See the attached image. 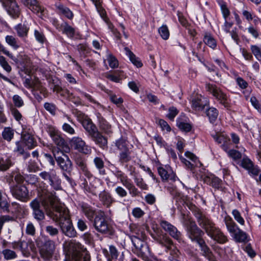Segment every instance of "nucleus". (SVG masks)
Masks as SVG:
<instances>
[{"instance_id":"obj_1","label":"nucleus","mask_w":261,"mask_h":261,"mask_svg":"<svg viewBox=\"0 0 261 261\" xmlns=\"http://www.w3.org/2000/svg\"><path fill=\"white\" fill-rule=\"evenodd\" d=\"M39 197L46 215L58 223L62 232L70 238L75 237L76 231L70 220L69 210L60 202L55 193L43 189L39 193Z\"/></svg>"},{"instance_id":"obj_2","label":"nucleus","mask_w":261,"mask_h":261,"mask_svg":"<svg viewBox=\"0 0 261 261\" xmlns=\"http://www.w3.org/2000/svg\"><path fill=\"white\" fill-rule=\"evenodd\" d=\"M153 232L151 233V237L158 243L166 248V251H170L169 259L171 261L178 260L180 252L179 250L173 246L172 240L163 231L159 228H153Z\"/></svg>"},{"instance_id":"obj_3","label":"nucleus","mask_w":261,"mask_h":261,"mask_svg":"<svg viewBox=\"0 0 261 261\" xmlns=\"http://www.w3.org/2000/svg\"><path fill=\"white\" fill-rule=\"evenodd\" d=\"M185 219V225L186 226L187 235L192 241L198 243L203 240L202 237L204 233L197 226L195 222L188 217Z\"/></svg>"},{"instance_id":"obj_4","label":"nucleus","mask_w":261,"mask_h":261,"mask_svg":"<svg viewBox=\"0 0 261 261\" xmlns=\"http://www.w3.org/2000/svg\"><path fill=\"white\" fill-rule=\"evenodd\" d=\"M93 225L95 229L102 234H110L112 231V227L109 223L105 213L99 211L95 214Z\"/></svg>"},{"instance_id":"obj_5","label":"nucleus","mask_w":261,"mask_h":261,"mask_svg":"<svg viewBox=\"0 0 261 261\" xmlns=\"http://www.w3.org/2000/svg\"><path fill=\"white\" fill-rule=\"evenodd\" d=\"M205 88L206 91L211 94L221 105L226 108L230 107L228 96L220 87L216 85L208 83L206 84Z\"/></svg>"},{"instance_id":"obj_6","label":"nucleus","mask_w":261,"mask_h":261,"mask_svg":"<svg viewBox=\"0 0 261 261\" xmlns=\"http://www.w3.org/2000/svg\"><path fill=\"white\" fill-rule=\"evenodd\" d=\"M193 213L199 225L208 235L216 227L215 224L198 208H196Z\"/></svg>"},{"instance_id":"obj_7","label":"nucleus","mask_w":261,"mask_h":261,"mask_svg":"<svg viewBox=\"0 0 261 261\" xmlns=\"http://www.w3.org/2000/svg\"><path fill=\"white\" fill-rule=\"evenodd\" d=\"M46 130L55 144L65 152L69 151L70 149L68 145L61 137L60 132L56 127L51 125H47Z\"/></svg>"},{"instance_id":"obj_8","label":"nucleus","mask_w":261,"mask_h":261,"mask_svg":"<svg viewBox=\"0 0 261 261\" xmlns=\"http://www.w3.org/2000/svg\"><path fill=\"white\" fill-rule=\"evenodd\" d=\"M144 238V236H143L142 239L139 238L138 237L133 236L132 237L131 239L135 247V249H133L134 252L139 257L146 260L148 258L146 253L149 251V250L146 243L143 240Z\"/></svg>"},{"instance_id":"obj_9","label":"nucleus","mask_w":261,"mask_h":261,"mask_svg":"<svg viewBox=\"0 0 261 261\" xmlns=\"http://www.w3.org/2000/svg\"><path fill=\"white\" fill-rule=\"evenodd\" d=\"M55 159L60 168L67 172L72 170V163L69 157L59 148V150L54 152Z\"/></svg>"},{"instance_id":"obj_10","label":"nucleus","mask_w":261,"mask_h":261,"mask_svg":"<svg viewBox=\"0 0 261 261\" xmlns=\"http://www.w3.org/2000/svg\"><path fill=\"white\" fill-rule=\"evenodd\" d=\"M56 249L55 243L51 240L47 241L39 248V252L41 257L45 261L50 260Z\"/></svg>"},{"instance_id":"obj_11","label":"nucleus","mask_w":261,"mask_h":261,"mask_svg":"<svg viewBox=\"0 0 261 261\" xmlns=\"http://www.w3.org/2000/svg\"><path fill=\"white\" fill-rule=\"evenodd\" d=\"M39 176L44 180L48 181L49 185L55 190H58L61 189V180L57 175L55 171L51 170L48 172L43 171L39 173Z\"/></svg>"},{"instance_id":"obj_12","label":"nucleus","mask_w":261,"mask_h":261,"mask_svg":"<svg viewBox=\"0 0 261 261\" xmlns=\"http://www.w3.org/2000/svg\"><path fill=\"white\" fill-rule=\"evenodd\" d=\"M185 156L191 160L193 163L181 156H179V159L181 162L185 165V167L190 169L193 173L194 172L195 167H200L202 165V164L199 161L197 158L192 152L189 151L186 152Z\"/></svg>"},{"instance_id":"obj_13","label":"nucleus","mask_w":261,"mask_h":261,"mask_svg":"<svg viewBox=\"0 0 261 261\" xmlns=\"http://www.w3.org/2000/svg\"><path fill=\"white\" fill-rule=\"evenodd\" d=\"M71 145L79 152L88 154L91 153V149L85 142L80 137H73L70 141Z\"/></svg>"},{"instance_id":"obj_14","label":"nucleus","mask_w":261,"mask_h":261,"mask_svg":"<svg viewBox=\"0 0 261 261\" xmlns=\"http://www.w3.org/2000/svg\"><path fill=\"white\" fill-rule=\"evenodd\" d=\"M191 103L193 109L196 111H201L207 104L208 100L206 98L201 95L195 94L191 97Z\"/></svg>"},{"instance_id":"obj_15","label":"nucleus","mask_w":261,"mask_h":261,"mask_svg":"<svg viewBox=\"0 0 261 261\" xmlns=\"http://www.w3.org/2000/svg\"><path fill=\"white\" fill-rule=\"evenodd\" d=\"M23 141L28 149H32L37 144L36 141L33 135V130L31 127L28 129L23 127L22 132Z\"/></svg>"},{"instance_id":"obj_16","label":"nucleus","mask_w":261,"mask_h":261,"mask_svg":"<svg viewBox=\"0 0 261 261\" xmlns=\"http://www.w3.org/2000/svg\"><path fill=\"white\" fill-rule=\"evenodd\" d=\"M92 140L97 144L99 147L105 149L108 147V139L107 138L102 135L101 132L96 129L94 133L90 135Z\"/></svg>"},{"instance_id":"obj_17","label":"nucleus","mask_w":261,"mask_h":261,"mask_svg":"<svg viewBox=\"0 0 261 261\" xmlns=\"http://www.w3.org/2000/svg\"><path fill=\"white\" fill-rule=\"evenodd\" d=\"M214 140L219 144H222L221 147L225 151L230 148V139L224 134L216 133L212 135Z\"/></svg>"},{"instance_id":"obj_18","label":"nucleus","mask_w":261,"mask_h":261,"mask_svg":"<svg viewBox=\"0 0 261 261\" xmlns=\"http://www.w3.org/2000/svg\"><path fill=\"white\" fill-rule=\"evenodd\" d=\"M241 166L248 170L249 174L252 175H257L259 173V169L257 166H255L253 162L248 158H244L241 161Z\"/></svg>"},{"instance_id":"obj_19","label":"nucleus","mask_w":261,"mask_h":261,"mask_svg":"<svg viewBox=\"0 0 261 261\" xmlns=\"http://www.w3.org/2000/svg\"><path fill=\"white\" fill-rule=\"evenodd\" d=\"M30 206L33 210V215L35 219L41 221L44 219V214L40 208V201L38 199H34L30 203Z\"/></svg>"},{"instance_id":"obj_20","label":"nucleus","mask_w":261,"mask_h":261,"mask_svg":"<svg viewBox=\"0 0 261 261\" xmlns=\"http://www.w3.org/2000/svg\"><path fill=\"white\" fill-rule=\"evenodd\" d=\"M12 193L17 199L25 201L28 196V190L25 186L20 185L14 187L12 190Z\"/></svg>"},{"instance_id":"obj_21","label":"nucleus","mask_w":261,"mask_h":261,"mask_svg":"<svg viewBox=\"0 0 261 261\" xmlns=\"http://www.w3.org/2000/svg\"><path fill=\"white\" fill-rule=\"evenodd\" d=\"M208 236L220 244H224L228 241L227 236L216 226Z\"/></svg>"},{"instance_id":"obj_22","label":"nucleus","mask_w":261,"mask_h":261,"mask_svg":"<svg viewBox=\"0 0 261 261\" xmlns=\"http://www.w3.org/2000/svg\"><path fill=\"white\" fill-rule=\"evenodd\" d=\"M20 1L34 13L41 14L43 11V8L37 0H20Z\"/></svg>"},{"instance_id":"obj_23","label":"nucleus","mask_w":261,"mask_h":261,"mask_svg":"<svg viewBox=\"0 0 261 261\" xmlns=\"http://www.w3.org/2000/svg\"><path fill=\"white\" fill-rule=\"evenodd\" d=\"M99 199L102 204L107 207H109L115 202L111 194L106 190L99 194Z\"/></svg>"},{"instance_id":"obj_24","label":"nucleus","mask_w":261,"mask_h":261,"mask_svg":"<svg viewBox=\"0 0 261 261\" xmlns=\"http://www.w3.org/2000/svg\"><path fill=\"white\" fill-rule=\"evenodd\" d=\"M69 249L73 252V255L77 256L82 252L86 251L85 248L79 242L75 240H71L68 243Z\"/></svg>"},{"instance_id":"obj_25","label":"nucleus","mask_w":261,"mask_h":261,"mask_svg":"<svg viewBox=\"0 0 261 261\" xmlns=\"http://www.w3.org/2000/svg\"><path fill=\"white\" fill-rule=\"evenodd\" d=\"M21 59L23 64L22 71L27 75H30L32 73V70L33 68V63L31 59L26 55H21Z\"/></svg>"},{"instance_id":"obj_26","label":"nucleus","mask_w":261,"mask_h":261,"mask_svg":"<svg viewBox=\"0 0 261 261\" xmlns=\"http://www.w3.org/2000/svg\"><path fill=\"white\" fill-rule=\"evenodd\" d=\"M102 253L107 258L108 261H117L118 253L114 246H110L109 250L103 249Z\"/></svg>"},{"instance_id":"obj_27","label":"nucleus","mask_w":261,"mask_h":261,"mask_svg":"<svg viewBox=\"0 0 261 261\" xmlns=\"http://www.w3.org/2000/svg\"><path fill=\"white\" fill-rule=\"evenodd\" d=\"M224 222L228 231L232 237L236 232V231H238L239 229V227L230 217H226L224 219Z\"/></svg>"},{"instance_id":"obj_28","label":"nucleus","mask_w":261,"mask_h":261,"mask_svg":"<svg viewBox=\"0 0 261 261\" xmlns=\"http://www.w3.org/2000/svg\"><path fill=\"white\" fill-rule=\"evenodd\" d=\"M198 244L199 245L201 251H202V255L206 257L210 261L214 260V256L210 249L205 244V241L203 240L201 241Z\"/></svg>"},{"instance_id":"obj_29","label":"nucleus","mask_w":261,"mask_h":261,"mask_svg":"<svg viewBox=\"0 0 261 261\" xmlns=\"http://www.w3.org/2000/svg\"><path fill=\"white\" fill-rule=\"evenodd\" d=\"M3 4L9 7V11L12 12L14 15L18 16L19 13L18 6L15 0H6L2 2Z\"/></svg>"},{"instance_id":"obj_30","label":"nucleus","mask_w":261,"mask_h":261,"mask_svg":"<svg viewBox=\"0 0 261 261\" xmlns=\"http://www.w3.org/2000/svg\"><path fill=\"white\" fill-rule=\"evenodd\" d=\"M99 127L103 133L107 135H110L113 133L111 125L103 118L99 119Z\"/></svg>"},{"instance_id":"obj_31","label":"nucleus","mask_w":261,"mask_h":261,"mask_svg":"<svg viewBox=\"0 0 261 261\" xmlns=\"http://www.w3.org/2000/svg\"><path fill=\"white\" fill-rule=\"evenodd\" d=\"M25 87L28 89L33 88L35 89H39L40 83L38 79H32L31 77L26 78L23 82Z\"/></svg>"},{"instance_id":"obj_32","label":"nucleus","mask_w":261,"mask_h":261,"mask_svg":"<svg viewBox=\"0 0 261 261\" xmlns=\"http://www.w3.org/2000/svg\"><path fill=\"white\" fill-rule=\"evenodd\" d=\"M82 123L83 126L88 133L89 136L97 129L95 125L90 119H84Z\"/></svg>"},{"instance_id":"obj_33","label":"nucleus","mask_w":261,"mask_h":261,"mask_svg":"<svg viewBox=\"0 0 261 261\" xmlns=\"http://www.w3.org/2000/svg\"><path fill=\"white\" fill-rule=\"evenodd\" d=\"M17 35L21 38L26 37L29 30V28L24 24L19 23L14 28Z\"/></svg>"},{"instance_id":"obj_34","label":"nucleus","mask_w":261,"mask_h":261,"mask_svg":"<svg viewBox=\"0 0 261 261\" xmlns=\"http://www.w3.org/2000/svg\"><path fill=\"white\" fill-rule=\"evenodd\" d=\"M12 165L13 163L10 158L0 156V171H7Z\"/></svg>"},{"instance_id":"obj_35","label":"nucleus","mask_w":261,"mask_h":261,"mask_svg":"<svg viewBox=\"0 0 261 261\" xmlns=\"http://www.w3.org/2000/svg\"><path fill=\"white\" fill-rule=\"evenodd\" d=\"M126 55L129 57L132 63L137 67H141L143 64L139 59L127 47L124 48Z\"/></svg>"},{"instance_id":"obj_36","label":"nucleus","mask_w":261,"mask_h":261,"mask_svg":"<svg viewBox=\"0 0 261 261\" xmlns=\"http://www.w3.org/2000/svg\"><path fill=\"white\" fill-rule=\"evenodd\" d=\"M14 130L11 127H5L2 132V136L3 138L8 142H10L13 138Z\"/></svg>"},{"instance_id":"obj_37","label":"nucleus","mask_w":261,"mask_h":261,"mask_svg":"<svg viewBox=\"0 0 261 261\" xmlns=\"http://www.w3.org/2000/svg\"><path fill=\"white\" fill-rule=\"evenodd\" d=\"M9 204L7 196L3 195L0 191V209L3 212H9Z\"/></svg>"},{"instance_id":"obj_38","label":"nucleus","mask_w":261,"mask_h":261,"mask_svg":"<svg viewBox=\"0 0 261 261\" xmlns=\"http://www.w3.org/2000/svg\"><path fill=\"white\" fill-rule=\"evenodd\" d=\"M206 115L209 118L211 123H214L217 119L218 116V111L215 108H210L206 111Z\"/></svg>"},{"instance_id":"obj_39","label":"nucleus","mask_w":261,"mask_h":261,"mask_svg":"<svg viewBox=\"0 0 261 261\" xmlns=\"http://www.w3.org/2000/svg\"><path fill=\"white\" fill-rule=\"evenodd\" d=\"M131 152L128 149L122 151H120L119 155V162L121 163H127L132 160Z\"/></svg>"},{"instance_id":"obj_40","label":"nucleus","mask_w":261,"mask_h":261,"mask_svg":"<svg viewBox=\"0 0 261 261\" xmlns=\"http://www.w3.org/2000/svg\"><path fill=\"white\" fill-rule=\"evenodd\" d=\"M237 242H244L247 240L246 233L240 228L232 236Z\"/></svg>"},{"instance_id":"obj_41","label":"nucleus","mask_w":261,"mask_h":261,"mask_svg":"<svg viewBox=\"0 0 261 261\" xmlns=\"http://www.w3.org/2000/svg\"><path fill=\"white\" fill-rule=\"evenodd\" d=\"M123 186L128 190L129 194L132 197L138 195L139 192L130 180H129Z\"/></svg>"},{"instance_id":"obj_42","label":"nucleus","mask_w":261,"mask_h":261,"mask_svg":"<svg viewBox=\"0 0 261 261\" xmlns=\"http://www.w3.org/2000/svg\"><path fill=\"white\" fill-rule=\"evenodd\" d=\"M62 31L63 33L67 35L69 37H73L74 35V29L66 22H64L61 25Z\"/></svg>"},{"instance_id":"obj_43","label":"nucleus","mask_w":261,"mask_h":261,"mask_svg":"<svg viewBox=\"0 0 261 261\" xmlns=\"http://www.w3.org/2000/svg\"><path fill=\"white\" fill-rule=\"evenodd\" d=\"M115 144L117 149L121 151L128 149L127 141L126 139L121 137L116 140Z\"/></svg>"},{"instance_id":"obj_44","label":"nucleus","mask_w":261,"mask_h":261,"mask_svg":"<svg viewBox=\"0 0 261 261\" xmlns=\"http://www.w3.org/2000/svg\"><path fill=\"white\" fill-rule=\"evenodd\" d=\"M6 42L14 49H17L20 46L18 39L12 35H7L5 37Z\"/></svg>"},{"instance_id":"obj_45","label":"nucleus","mask_w":261,"mask_h":261,"mask_svg":"<svg viewBox=\"0 0 261 261\" xmlns=\"http://www.w3.org/2000/svg\"><path fill=\"white\" fill-rule=\"evenodd\" d=\"M203 41L205 44L212 48L214 49L217 45L216 41L213 37L210 34L206 33L203 38Z\"/></svg>"},{"instance_id":"obj_46","label":"nucleus","mask_w":261,"mask_h":261,"mask_svg":"<svg viewBox=\"0 0 261 261\" xmlns=\"http://www.w3.org/2000/svg\"><path fill=\"white\" fill-rule=\"evenodd\" d=\"M177 126L180 129L186 132H190L192 128L190 123L184 121L181 118L177 119Z\"/></svg>"},{"instance_id":"obj_47","label":"nucleus","mask_w":261,"mask_h":261,"mask_svg":"<svg viewBox=\"0 0 261 261\" xmlns=\"http://www.w3.org/2000/svg\"><path fill=\"white\" fill-rule=\"evenodd\" d=\"M159 33L164 40H167L169 38L170 33L166 25H163L158 30Z\"/></svg>"},{"instance_id":"obj_48","label":"nucleus","mask_w":261,"mask_h":261,"mask_svg":"<svg viewBox=\"0 0 261 261\" xmlns=\"http://www.w3.org/2000/svg\"><path fill=\"white\" fill-rule=\"evenodd\" d=\"M93 161L95 166L99 170L100 173L101 174H105V171L102 170L104 167V162L102 159L99 157H96Z\"/></svg>"},{"instance_id":"obj_49","label":"nucleus","mask_w":261,"mask_h":261,"mask_svg":"<svg viewBox=\"0 0 261 261\" xmlns=\"http://www.w3.org/2000/svg\"><path fill=\"white\" fill-rule=\"evenodd\" d=\"M165 188L172 196L176 197L178 195L176 187L175 185H173L171 183L166 182L165 184Z\"/></svg>"},{"instance_id":"obj_50","label":"nucleus","mask_w":261,"mask_h":261,"mask_svg":"<svg viewBox=\"0 0 261 261\" xmlns=\"http://www.w3.org/2000/svg\"><path fill=\"white\" fill-rule=\"evenodd\" d=\"M114 175L118 179H119L121 183L123 186L129 180H130L128 177L120 170L116 171L114 173Z\"/></svg>"},{"instance_id":"obj_51","label":"nucleus","mask_w":261,"mask_h":261,"mask_svg":"<svg viewBox=\"0 0 261 261\" xmlns=\"http://www.w3.org/2000/svg\"><path fill=\"white\" fill-rule=\"evenodd\" d=\"M230 148L228 149H227V151H226L227 154H228V155L232 158L233 160H239L242 157V154L241 153L236 150H234V149H229Z\"/></svg>"},{"instance_id":"obj_52","label":"nucleus","mask_w":261,"mask_h":261,"mask_svg":"<svg viewBox=\"0 0 261 261\" xmlns=\"http://www.w3.org/2000/svg\"><path fill=\"white\" fill-rule=\"evenodd\" d=\"M134 179L136 185L140 189L142 190H147L148 189L147 185L145 183L142 177L135 176Z\"/></svg>"},{"instance_id":"obj_53","label":"nucleus","mask_w":261,"mask_h":261,"mask_svg":"<svg viewBox=\"0 0 261 261\" xmlns=\"http://www.w3.org/2000/svg\"><path fill=\"white\" fill-rule=\"evenodd\" d=\"M59 9L60 12L64 15L66 17H67L69 19H72L73 16V14L72 11L67 7H64L63 6H61L59 7Z\"/></svg>"},{"instance_id":"obj_54","label":"nucleus","mask_w":261,"mask_h":261,"mask_svg":"<svg viewBox=\"0 0 261 261\" xmlns=\"http://www.w3.org/2000/svg\"><path fill=\"white\" fill-rule=\"evenodd\" d=\"M169 235L179 242H181L182 241L181 233L175 226L172 231L170 232Z\"/></svg>"},{"instance_id":"obj_55","label":"nucleus","mask_w":261,"mask_h":261,"mask_svg":"<svg viewBox=\"0 0 261 261\" xmlns=\"http://www.w3.org/2000/svg\"><path fill=\"white\" fill-rule=\"evenodd\" d=\"M44 108L47 111L49 112L51 115H56L57 108L54 103L45 102L44 104Z\"/></svg>"},{"instance_id":"obj_56","label":"nucleus","mask_w":261,"mask_h":261,"mask_svg":"<svg viewBox=\"0 0 261 261\" xmlns=\"http://www.w3.org/2000/svg\"><path fill=\"white\" fill-rule=\"evenodd\" d=\"M3 254L6 259H12L16 257V253L10 249H5L3 251Z\"/></svg>"},{"instance_id":"obj_57","label":"nucleus","mask_w":261,"mask_h":261,"mask_svg":"<svg viewBox=\"0 0 261 261\" xmlns=\"http://www.w3.org/2000/svg\"><path fill=\"white\" fill-rule=\"evenodd\" d=\"M16 147L14 151L20 154H24V158H28L30 154L29 153L24 152V150L22 145V144L20 142H16Z\"/></svg>"},{"instance_id":"obj_58","label":"nucleus","mask_w":261,"mask_h":261,"mask_svg":"<svg viewBox=\"0 0 261 261\" xmlns=\"http://www.w3.org/2000/svg\"><path fill=\"white\" fill-rule=\"evenodd\" d=\"M83 212L86 216L90 220H91L95 216V211L90 207H83Z\"/></svg>"},{"instance_id":"obj_59","label":"nucleus","mask_w":261,"mask_h":261,"mask_svg":"<svg viewBox=\"0 0 261 261\" xmlns=\"http://www.w3.org/2000/svg\"><path fill=\"white\" fill-rule=\"evenodd\" d=\"M160 225L162 228L166 231H167L169 234L170 232L172 231L174 226L169 223L168 222L162 220L161 221Z\"/></svg>"},{"instance_id":"obj_60","label":"nucleus","mask_w":261,"mask_h":261,"mask_svg":"<svg viewBox=\"0 0 261 261\" xmlns=\"http://www.w3.org/2000/svg\"><path fill=\"white\" fill-rule=\"evenodd\" d=\"M251 50L256 59L261 61V50L259 47L256 45H251Z\"/></svg>"},{"instance_id":"obj_61","label":"nucleus","mask_w":261,"mask_h":261,"mask_svg":"<svg viewBox=\"0 0 261 261\" xmlns=\"http://www.w3.org/2000/svg\"><path fill=\"white\" fill-rule=\"evenodd\" d=\"M107 60L109 66L111 68H114L118 66V62L117 60L112 55L109 54L108 56Z\"/></svg>"},{"instance_id":"obj_62","label":"nucleus","mask_w":261,"mask_h":261,"mask_svg":"<svg viewBox=\"0 0 261 261\" xmlns=\"http://www.w3.org/2000/svg\"><path fill=\"white\" fill-rule=\"evenodd\" d=\"M34 35L36 39L39 42L43 43L45 41V37L41 31L35 30L34 31Z\"/></svg>"},{"instance_id":"obj_63","label":"nucleus","mask_w":261,"mask_h":261,"mask_svg":"<svg viewBox=\"0 0 261 261\" xmlns=\"http://www.w3.org/2000/svg\"><path fill=\"white\" fill-rule=\"evenodd\" d=\"M250 101L254 108L261 113V101H258L254 96L251 97Z\"/></svg>"},{"instance_id":"obj_64","label":"nucleus","mask_w":261,"mask_h":261,"mask_svg":"<svg viewBox=\"0 0 261 261\" xmlns=\"http://www.w3.org/2000/svg\"><path fill=\"white\" fill-rule=\"evenodd\" d=\"M76 257L77 261H90V256L87 251L76 256Z\"/></svg>"}]
</instances>
